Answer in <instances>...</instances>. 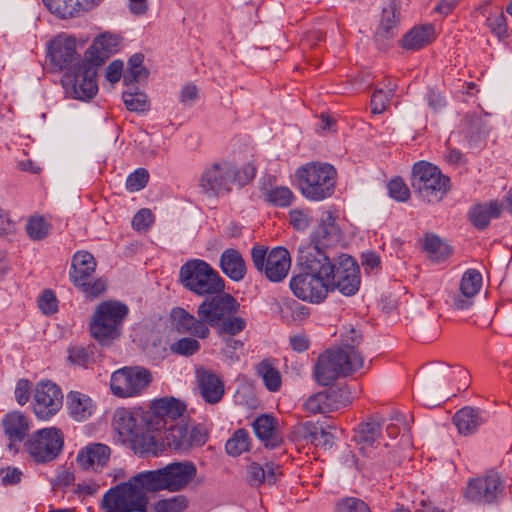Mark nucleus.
Instances as JSON below:
<instances>
[{"mask_svg": "<svg viewBox=\"0 0 512 512\" xmlns=\"http://www.w3.org/2000/svg\"><path fill=\"white\" fill-rule=\"evenodd\" d=\"M199 349L200 343L192 337L181 338L170 345L172 353L182 356H191Z\"/></svg>", "mask_w": 512, "mask_h": 512, "instance_id": "nucleus-52", "label": "nucleus"}, {"mask_svg": "<svg viewBox=\"0 0 512 512\" xmlns=\"http://www.w3.org/2000/svg\"><path fill=\"white\" fill-rule=\"evenodd\" d=\"M179 279L185 289L200 297L225 290L223 278L209 263L201 259H191L183 264Z\"/></svg>", "mask_w": 512, "mask_h": 512, "instance_id": "nucleus-6", "label": "nucleus"}, {"mask_svg": "<svg viewBox=\"0 0 512 512\" xmlns=\"http://www.w3.org/2000/svg\"><path fill=\"white\" fill-rule=\"evenodd\" d=\"M63 394L58 385L51 381L37 383L33 394V411L42 420H48L62 407Z\"/></svg>", "mask_w": 512, "mask_h": 512, "instance_id": "nucleus-17", "label": "nucleus"}, {"mask_svg": "<svg viewBox=\"0 0 512 512\" xmlns=\"http://www.w3.org/2000/svg\"><path fill=\"white\" fill-rule=\"evenodd\" d=\"M207 441V434L203 426H194L188 429L189 448L194 446H202Z\"/></svg>", "mask_w": 512, "mask_h": 512, "instance_id": "nucleus-63", "label": "nucleus"}, {"mask_svg": "<svg viewBox=\"0 0 512 512\" xmlns=\"http://www.w3.org/2000/svg\"><path fill=\"white\" fill-rule=\"evenodd\" d=\"M265 200L277 207H288L294 200L293 192L285 186H276L264 193Z\"/></svg>", "mask_w": 512, "mask_h": 512, "instance_id": "nucleus-42", "label": "nucleus"}, {"mask_svg": "<svg viewBox=\"0 0 512 512\" xmlns=\"http://www.w3.org/2000/svg\"><path fill=\"white\" fill-rule=\"evenodd\" d=\"M153 223V214L149 209L139 210L132 219V227L137 231L147 230Z\"/></svg>", "mask_w": 512, "mask_h": 512, "instance_id": "nucleus-60", "label": "nucleus"}, {"mask_svg": "<svg viewBox=\"0 0 512 512\" xmlns=\"http://www.w3.org/2000/svg\"><path fill=\"white\" fill-rule=\"evenodd\" d=\"M185 405L174 397H164L151 402L150 411L143 414L142 423L148 431L166 429L184 412Z\"/></svg>", "mask_w": 512, "mask_h": 512, "instance_id": "nucleus-15", "label": "nucleus"}, {"mask_svg": "<svg viewBox=\"0 0 512 512\" xmlns=\"http://www.w3.org/2000/svg\"><path fill=\"white\" fill-rule=\"evenodd\" d=\"M388 193L398 202H405L410 197V190L401 178H394L388 183Z\"/></svg>", "mask_w": 512, "mask_h": 512, "instance_id": "nucleus-58", "label": "nucleus"}, {"mask_svg": "<svg viewBox=\"0 0 512 512\" xmlns=\"http://www.w3.org/2000/svg\"><path fill=\"white\" fill-rule=\"evenodd\" d=\"M219 264L222 272L232 281L239 282L244 279L246 263L237 249H225L220 256Z\"/></svg>", "mask_w": 512, "mask_h": 512, "instance_id": "nucleus-26", "label": "nucleus"}, {"mask_svg": "<svg viewBox=\"0 0 512 512\" xmlns=\"http://www.w3.org/2000/svg\"><path fill=\"white\" fill-rule=\"evenodd\" d=\"M148 180V171L145 168H138L127 177L126 188L131 192L140 191L146 186Z\"/></svg>", "mask_w": 512, "mask_h": 512, "instance_id": "nucleus-57", "label": "nucleus"}, {"mask_svg": "<svg viewBox=\"0 0 512 512\" xmlns=\"http://www.w3.org/2000/svg\"><path fill=\"white\" fill-rule=\"evenodd\" d=\"M435 38V29L431 24L412 28L403 38L402 47L407 50H418L430 44Z\"/></svg>", "mask_w": 512, "mask_h": 512, "instance_id": "nucleus-31", "label": "nucleus"}, {"mask_svg": "<svg viewBox=\"0 0 512 512\" xmlns=\"http://www.w3.org/2000/svg\"><path fill=\"white\" fill-rule=\"evenodd\" d=\"M304 408L307 412L312 414H324L333 411V406L329 404L325 390L311 395L305 401Z\"/></svg>", "mask_w": 512, "mask_h": 512, "instance_id": "nucleus-46", "label": "nucleus"}, {"mask_svg": "<svg viewBox=\"0 0 512 512\" xmlns=\"http://www.w3.org/2000/svg\"><path fill=\"white\" fill-rule=\"evenodd\" d=\"M171 319L180 333H189L200 339H206L210 335V329L201 317H196L181 307L172 309Z\"/></svg>", "mask_w": 512, "mask_h": 512, "instance_id": "nucleus-21", "label": "nucleus"}, {"mask_svg": "<svg viewBox=\"0 0 512 512\" xmlns=\"http://www.w3.org/2000/svg\"><path fill=\"white\" fill-rule=\"evenodd\" d=\"M126 108L131 112H144L148 107L147 96L138 91H127L122 95Z\"/></svg>", "mask_w": 512, "mask_h": 512, "instance_id": "nucleus-48", "label": "nucleus"}, {"mask_svg": "<svg viewBox=\"0 0 512 512\" xmlns=\"http://www.w3.org/2000/svg\"><path fill=\"white\" fill-rule=\"evenodd\" d=\"M423 250L427 257L436 263L445 261L452 254L450 245L433 233H427L423 240Z\"/></svg>", "mask_w": 512, "mask_h": 512, "instance_id": "nucleus-32", "label": "nucleus"}, {"mask_svg": "<svg viewBox=\"0 0 512 512\" xmlns=\"http://www.w3.org/2000/svg\"><path fill=\"white\" fill-rule=\"evenodd\" d=\"M39 308L45 315H52L58 310V301L51 289L42 292L39 298Z\"/></svg>", "mask_w": 512, "mask_h": 512, "instance_id": "nucleus-59", "label": "nucleus"}, {"mask_svg": "<svg viewBox=\"0 0 512 512\" xmlns=\"http://www.w3.org/2000/svg\"><path fill=\"white\" fill-rule=\"evenodd\" d=\"M329 404H332L333 411L350 403V392L346 386L331 387L325 390Z\"/></svg>", "mask_w": 512, "mask_h": 512, "instance_id": "nucleus-51", "label": "nucleus"}, {"mask_svg": "<svg viewBox=\"0 0 512 512\" xmlns=\"http://www.w3.org/2000/svg\"><path fill=\"white\" fill-rule=\"evenodd\" d=\"M141 431H138L135 436L130 438L133 448L137 454L140 456H148L152 454L154 456L157 455L155 439L151 435H140Z\"/></svg>", "mask_w": 512, "mask_h": 512, "instance_id": "nucleus-47", "label": "nucleus"}, {"mask_svg": "<svg viewBox=\"0 0 512 512\" xmlns=\"http://www.w3.org/2000/svg\"><path fill=\"white\" fill-rule=\"evenodd\" d=\"M96 269L93 255L87 251H78L74 254L69 277L73 284L90 279Z\"/></svg>", "mask_w": 512, "mask_h": 512, "instance_id": "nucleus-29", "label": "nucleus"}, {"mask_svg": "<svg viewBox=\"0 0 512 512\" xmlns=\"http://www.w3.org/2000/svg\"><path fill=\"white\" fill-rule=\"evenodd\" d=\"M3 427L8 437L17 441H22L29 430L28 421L20 412L6 414L3 419Z\"/></svg>", "mask_w": 512, "mask_h": 512, "instance_id": "nucleus-33", "label": "nucleus"}, {"mask_svg": "<svg viewBox=\"0 0 512 512\" xmlns=\"http://www.w3.org/2000/svg\"><path fill=\"white\" fill-rule=\"evenodd\" d=\"M167 444L175 450L186 451L189 449L188 428L183 425L171 424L165 429Z\"/></svg>", "mask_w": 512, "mask_h": 512, "instance_id": "nucleus-38", "label": "nucleus"}, {"mask_svg": "<svg viewBox=\"0 0 512 512\" xmlns=\"http://www.w3.org/2000/svg\"><path fill=\"white\" fill-rule=\"evenodd\" d=\"M487 25L490 28V31L495 34L499 39H504L507 37V24L506 17L503 12H499L498 14H490L487 17Z\"/></svg>", "mask_w": 512, "mask_h": 512, "instance_id": "nucleus-55", "label": "nucleus"}, {"mask_svg": "<svg viewBox=\"0 0 512 512\" xmlns=\"http://www.w3.org/2000/svg\"><path fill=\"white\" fill-rule=\"evenodd\" d=\"M148 75V69L143 66L139 68L128 67L123 74V82L125 85H133L143 79H146Z\"/></svg>", "mask_w": 512, "mask_h": 512, "instance_id": "nucleus-61", "label": "nucleus"}, {"mask_svg": "<svg viewBox=\"0 0 512 512\" xmlns=\"http://www.w3.org/2000/svg\"><path fill=\"white\" fill-rule=\"evenodd\" d=\"M30 382L26 379H20L15 388V398L19 405H24L29 400Z\"/></svg>", "mask_w": 512, "mask_h": 512, "instance_id": "nucleus-64", "label": "nucleus"}, {"mask_svg": "<svg viewBox=\"0 0 512 512\" xmlns=\"http://www.w3.org/2000/svg\"><path fill=\"white\" fill-rule=\"evenodd\" d=\"M197 474V467L192 461L173 462L162 468L136 474L134 480L150 492L168 490L181 491L186 488Z\"/></svg>", "mask_w": 512, "mask_h": 512, "instance_id": "nucleus-2", "label": "nucleus"}, {"mask_svg": "<svg viewBox=\"0 0 512 512\" xmlns=\"http://www.w3.org/2000/svg\"><path fill=\"white\" fill-rule=\"evenodd\" d=\"M152 381L149 370L135 366L123 367L112 373L110 388L118 397H133L139 395Z\"/></svg>", "mask_w": 512, "mask_h": 512, "instance_id": "nucleus-13", "label": "nucleus"}, {"mask_svg": "<svg viewBox=\"0 0 512 512\" xmlns=\"http://www.w3.org/2000/svg\"><path fill=\"white\" fill-rule=\"evenodd\" d=\"M96 67L88 61L76 63L61 79L65 95L81 101L92 99L98 92Z\"/></svg>", "mask_w": 512, "mask_h": 512, "instance_id": "nucleus-10", "label": "nucleus"}, {"mask_svg": "<svg viewBox=\"0 0 512 512\" xmlns=\"http://www.w3.org/2000/svg\"><path fill=\"white\" fill-rule=\"evenodd\" d=\"M67 404L71 415L77 421L85 420L92 414V400L85 394L74 391L70 392L67 396Z\"/></svg>", "mask_w": 512, "mask_h": 512, "instance_id": "nucleus-34", "label": "nucleus"}, {"mask_svg": "<svg viewBox=\"0 0 512 512\" xmlns=\"http://www.w3.org/2000/svg\"><path fill=\"white\" fill-rule=\"evenodd\" d=\"M336 512H371L369 506L361 499L348 497L336 504Z\"/></svg>", "mask_w": 512, "mask_h": 512, "instance_id": "nucleus-56", "label": "nucleus"}, {"mask_svg": "<svg viewBox=\"0 0 512 512\" xmlns=\"http://www.w3.org/2000/svg\"><path fill=\"white\" fill-rule=\"evenodd\" d=\"M203 298L196 313L207 324V328H213L217 324H221L224 317L236 314L240 308L236 298L224 290L209 294V296H204Z\"/></svg>", "mask_w": 512, "mask_h": 512, "instance_id": "nucleus-14", "label": "nucleus"}, {"mask_svg": "<svg viewBox=\"0 0 512 512\" xmlns=\"http://www.w3.org/2000/svg\"><path fill=\"white\" fill-rule=\"evenodd\" d=\"M396 25V9L392 5L383 8L381 21L377 28L376 36L381 38L393 37Z\"/></svg>", "mask_w": 512, "mask_h": 512, "instance_id": "nucleus-41", "label": "nucleus"}, {"mask_svg": "<svg viewBox=\"0 0 512 512\" xmlns=\"http://www.w3.org/2000/svg\"><path fill=\"white\" fill-rule=\"evenodd\" d=\"M302 195L311 201H322L335 190L337 171L328 163L311 162L296 171Z\"/></svg>", "mask_w": 512, "mask_h": 512, "instance_id": "nucleus-4", "label": "nucleus"}, {"mask_svg": "<svg viewBox=\"0 0 512 512\" xmlns=\"http://www.w3.org/2000/svg\"><path fill=\"white\" fill-rule=\"evenodd\" d=\"M395 89L396 85H391L389 81L387 91H384L382 88H376L374 90L370 102L371 112L373 114H381L386 110L388 99L393 96Z\"/></svg>", "mask_w": 512, "mask_h": 512, "instance_id": "nucleus-45", "label": "nucleus"}, {"mask_svg": "<svg viewBox=\"0 0 512 512\" xmlns=\"http://www.w3.org/2000/svg\"><path fill=\"white\" fill-rule=\"evenodd\" d=\"M255 175V168L246 165L241 170L228 161L216 162L204 169L199 180V187L205 195L221 196L231 191L232 185L247 184Z\"/></svg>", "mask_w": 512, "mask_h": 512, "instance_id": "nucleus-3", "label": "nucleus"}, {"mask_svg": "<svg viewBox=\"0 0 512 512\" xmlns=\"http://www.w3.org/2000/svg\"><path fill=\"white\" fill-rule=\"evenodd\" d=\"M48 56L52 64L60 70H70L76 63L85 62L79 58L76 41L72 37H59L52 40L48 48Z\"/></svg>", "mask_w": 512, "mask_h": 512, "instance_id": "nucleus-19", "label": "nucleus"}, {"mask_svg": "<svg viewBox=\"0 0 512 512\" xmlns=\"http://www.w3.org/2000/svg\"><path fill=\"white\" fill-rule=\"evenodd\" d=\"M247 474L249 484L258 487L265 483L269 485L275 484L281 472L280 466L274 462H268L265 466L253 462L248 466Z\"/></svg>", "mask_w": 512, "mask_h": 512, "instance_id": "nucleus-27", "label": "nucleus"}, {"mask_svg": "<svg viewBox=\"0 0 512 512\" xmlns=\"http://www.w3.org/2000/svg\"><path fill=\"white\" fill-rule=\"evenodd\" d=\"M277 421L274 417L262 414L253 422V430L266 448L274 449L283 443L282 437L276 432Z\"/></svg>", "mask_w": 512, "mask_h": 512, "instance_id": "nucleus-25", "label": "nucleus"}, {"mask_svg": "<svg viewBox=\"0 0 512 512\" xmlns=\"http://www.w3.org/2000/svg\"><path fill=\"white\" fill-rule=\"evenodd\" d=\"M482 286V275L476 269H468L462 276L460 292L467 297H474Z\"/></svg>", "mask_w": 512, "mask_h": 512, "instance_id": "nucleus-39", "label": "nucleus"}, {"mask_svg": "<svg viewBox=\"0 0 512 512\" xmlns=\"http://www.w3.org/2000/svg\"><path fill=\"white\" fill-rule=\"evenodd\" d=\"M257 375L262 378L267 390L277 392L281 388L282 378L278 369L272 363L265 359L256 366Z\"/></svg>", "mask_w": 512, "mask_h": 512, "instance_id": "nucleus-36", "label": "nucleus"}, {"mask_svg": "<svg viewBox=\"0 0 512 512\" xmlns=\"http://www.w3.org/2000/svg\"><path fill=\"white\" fill-rule=\"evenodd\" d=\"M363 359H350L337 348L328 349L320 354L314 366L316 381L322 386H328L340 377H346L363 366Z\"/></svg>", "mask_w": 512, "mask_h": 512, "instance_id": "nucleus-9", "label": "nucleus"}, {"mask_svg": "<svg viewBox=\"0 0 512 512\" xmlns=\"http://www.w3.org/2000/svg\"><path fill=\"white\" fill-rule=\"evenodd\" d=\"M290 223L299 231L305 230L310 225L309 215L304 210H292L289 213Z\"/></svg>", "mask_w": 512, "mask_h": 512, "instance_id": "nucleus-62", "label": "nucleus"}, {"mask_svg": "<svg viewBox=\"0 0 512 512\" xmlns=\"http://www.w3.org/2000/svg\"><path fill=\"white\" fill-rule=\"evenodd\" d=\"M381 423L371 419L358 426L355 440L361 444L360 452L366 454V448L371 447L381 434Z\"/></svg>", "mask_w": 512, "mask_h": 512, "instance_id": "nucleus-35", "label": "nucleus"}, {"mask_svg": "<svg viewBox=\"0 0 512 512\" xmlns=\"http://www.w3.org/2000/svg\"><path fill=\"white\" fill-rule=\"evenodd\" d=\"M63 445V434L54 427L38 430L25 444L28 453L37 463H47L56 459Z\"/></svg>", "mask_w": 512, "mask_h": 512, "instance_id": "nucleus-12", "label": "nucleus"}, {"mask_svg": "<svg viewBox=\"0 0 512 512\" xmlns=\"http://www.w3.org/2000/svg\"><path fill=\"white\" fill-rule=\"evenodd\" d=\"M410 183L419 197L428 203L442 200L450 188V178L427 161H418L413 165Z\"/></svg>", "mask_w": 512, "mask_h": 512, "instance_id": "nucleus-7", "label": "nucleus"}, {"mask_svg": "<svg viewBox=\"0 0 512 512\" xmlns=\"http://www.w3.org/2000/svg\"><path fill=\"white\" fill-rule=\"evenodd\" d=\"M74 286L79 288L86 297L93 299L106 290V281L102 278L95 280L85 279L75 283Z\"/></svg>", "mask_w": 512, "mask_h": 512, "instance_id": "nucleus-50", "label": "nucleus"}, {"mask_svg": "<svg viewBox=\"0 0 512 512\" xmlns=\"http://www.w3.org/2000/svg\"><path fill=\"white\" fill-rule=\"evenodd\" d=\"M143 414L132 413L125 408H118L114 413L113 426L119 435L132 438L138 431H142L143 427L138 423V418L142 421Z\"/></svg>", "mask_w": 512, "mask_h": 512, "instance_id": "nucleus-28", "label": "nucleus"}, {"mask_svg": "<svg viewBox=\"0 0 512 512\" xmlns=\"http://www.w3.org/2000/svg\"><path fill=\"white\" fill-rule=\"evenodd\" d=\"M485 421L483 411L469 406L461 408L453 416V422L462 436L474 434Z\"/></svg>", "mask_w": 512, "mask_h": 512, "instance_id": "nucleus-24", "label": "nucleus"}, {"mask_svg": "<svg viewBox=\"0 0 512 512\" xmlns=\"http://www.w3.org/2000/svg\"><path fill=\"white\" fill-rule=\"evenodd\" d=\"M361 342V333L356 331L354 328H350L349 331L342 338V346L337 347V349L341 350L346 355H348L350 359H363L362 354L357 350V347L360 345Z\"/></svg>", "mask_w": 512, "mask_h": 512, "instance_id": "nucleus-44", "label": "nucleus"}, {"mask_svg": "<svg viewBox=\"0 0 512 512\" xmlns=\"http://www.w3.org/2000/svg\"><path fill=\"white\" fill-rule=\"evenodd\" d=\"M196 376L202 398L209 404L220 402L225 393L221 378L216 373L205 369L197 370Z\"/></svg>", "mask_w": 512, "mask_h": 512, "instance_id": "nucleus-23", "label": "nucleus"}, {"mask_svg": "<svg viewBox=\"0 0 512 512\" xmlns=\"http://www.w3.org/2000/svg\"><path fill=\"white\" fill-rule=\"evenodd\" d=\"M296 262L301 272L291 278L290 288L303 301L318 304L335 290L344 296H353L359 290L360 268L348 254H340L333 262L314 246H299Z\"/></svg>", "mask_w": 512, "mask_h": 512, "instance_id": "nucleus-1", "label": "nucleus"}, {"mask_svg": "<svg viewBox=\"0 0 512 512\" xmlns=\"http://www.w3.org/2000/svg\"><path fill=\"white\" fill-rule=\"evenodd\" d=\"M128 307L117 301H104L94 312L90 331L94 339L102 346L111 345L121 335Z\"/></svg>", "mask_w": 512, "mask_h": 512, "instance_id": "nucleus-5", "label": "nucleus"}, {"mask_svg": "<svg viewBox=\"0 0 512 512\" xmlns=\"http://www.w3.org/2000/svg\"><path fill=\"white\" fill-rule=\"evenodd\" d=\"M26 231L33 240H42L48 235V226L42 217H31L26 225Z\"/></svg>", "mask_w": 512, "mask_h": 512, "instance_id": "nucleus-54", "label": "nucleus"}, {"mask_svg": "<svg viewBox=\"0 0 512 512\" xmlns=\"http://www.w3.org/2000/svg\"><path fill=\"white\" fill-rule=\"evenodd\" d=\"M188 507V499L184 495H177L156 503L157 512H183Z\"/></svg>", "mask_w": 512, "mask_h": 512, "instance_id": "nucleus-53", "label": "nucleus"}, {"mask_svg": "<svg viewBox=\"0 0 512 512\" xmlns=\"http://www.w3.org/2000/svg\"><path fill=\"white\" fill-rule=\"evenodd\" d=\"M504 482L495 472L484 477L471 479L465 489V498L477 504H492L504 496Z\"/></svg>", "mask_w": 512, "mask_h": 512, "instance_id": "nucleus-16", "label": "nucleus"}, {"mask_svg": "<svg viewBox=\"0 0 512 512\" xmlns=\"http://www.w3.org/2000/svg\"><path fill=\"white\" fill-rule=\"evenodd\" d=\"M68 360L82 367H88L94 362L90 347L74 346L68 349Z\"/></svg>", "mask_w": 512, "mask_h": 512, "instance_id": "nucleus-49", "label": "nucleus"}, {"mask_svg": "<svg viewBox=\"0 0 512 512\" xmlns=\"http://www.w3.org/2000/svg\"><path fill=\"white\" fill-rule=\"evenodd\" d=\"M110 448L102 443H92L82 448L76 457L78 465L84 470L98 471L107 465Z\"/></svg>", "mask_w": 512, "mask_h": 512, "instance_id": "nucleus-22", "label": "nucleus"}, {"mask_svg": "<svg viewBox=\"0 0 512 512\" xmlns=\"http://www.w3.org/2000/svg\"><path fill=\"white\" fill-rule=\"evenodd\" d=\"M502 213V204L498 201H490L485 204H477L470 209L469 218L472 225L479 229H485L492 218H497Z\"/></svg>", "mask_w": 512, "mask_h": 512, "instance_id": "nucleus-30", "label": "nucleus"}, {"mask_svg": "<svg viewBox=\"0 0 512 512\" xmlns=\"http://www.w3.org/2000/svg\"><path fill=\"white\" fill-rule=\"evenodd\" d=\"M121 37L103 33L96 37L86 52L85 60L95 67H99L114 53L119 50Z\"/></svg>", "mask_w": 512, "mask_h": 512, "instance_id": "nucleus-20", "label": "nucleus"}, {"mask_svg": "<svg viewBox=\"0 0 512 512\" xmlns=\"http://www.w3.org/2000/svg\"><path fill=\"white\" fill-rule=\"evenodd\" d=\"M47 9L62 19H67L82 12L79 0H43Z\"/></svg>", "mask_w": 512, "mask_h": 512, "instance_id": "nucleus-37", "label": "nucleus"}, {"mask_svg": "<svg viewBox=\"0 0 512 512\" xmlns=\"http://www.w3.org/2000/svg\"><path fill=\"white\" fill-rule=\"evenodd\" d=\"M341 238V230L335 222V217L330 212H324L320 223L311 234L310 242L305 246H314L327 255L333 262H337V259L331 255L329 247L340 242Z\"/></svg>", "mask_w": 512, "mask_h": 512, "instance_id": "nucleus-18", "label": "nucleus"}, {"mask_svg": "<svg viewBox=\"0 0 512 512\" xmlns=\"http://www.w3.org/2000/svg\"><path fill=\"white\" fill-rule=\"evenodd\" d=\"M146 488L134 480L111 487L105 492L101 507L105 512H145L148 503Z\"/></svg>", "mask_w": 512, "mask_h": 512, "instance_id": "nucleus-8", "label": "nucleus"}, {"mask_svg": "<svg viewBox=\"0 0 512 512\" xmlns=\"http://www.w3.org/2000/svg\"><path fill=\"white\" fill-rule=\"evenodd\" d=\"M215 328L219 336H235L246 328V320L235 314H230L224 317L221 324H217Z\"/></svg>", "mask_w": 512, "mask_h": 512, "instance_id": "nucleus-43", "label": "nucleus"}, {"mask_svg": "<svg viewBox=\"0 0 512 512\" xmlns=\"http://www.w3.org/2000/svg\"><path fill=\"white\" fill-rule=\"evenodd\" d=\"M251 258L255 268L275 283L283 281L291 267L290 253L282 246L274 247L269 252L262 245L254 246L251 249Z\"/></svg>", "mask_w": 512, "mask_h": 512, "instance_id": "nucleus-11", "label": "nucleus"}, {"mask_svg": "<svg viewBox=\"0 0 512 512\" xmlns=\"http://www.w3.org/2000/svg\"><path fill=\"white\" fill-rule=\"evenodd\" d=\"M249 449V433L245 429H238L225 444L228 455L237 457Z\"/></svg>", "mask_w": 512, "mask_h": 512, "instance_id": "nucleus-40", "label": "nucleus"}]
</instances>
